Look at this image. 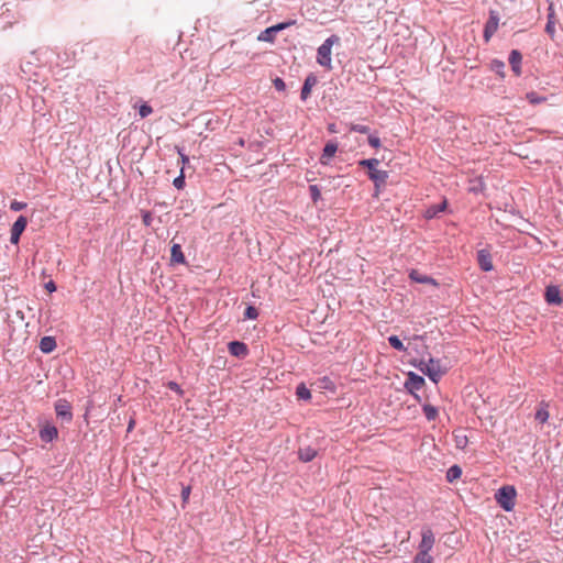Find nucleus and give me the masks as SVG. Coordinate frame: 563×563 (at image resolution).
<instances>
[{
    "label": "nucleus",
    "instance_id": "nucleus-21",
    "mask_svg": "<svg viewBox=\"0 0 563 563\" xmlns=\"http://www.w3.org/2000/svg\"><path fill=\"white\" fill-rule=\"evenodd\" d=\"M409 277L420 284H435L431 277L421 275L418 271H411Z\"/></svg>",
    "mask_w": 563,
    "mask_h": 563
},
{
    "label": "nucleus",
    "instance_id": "nucleus-45",
    "mask_svg": "<svg viewBox=\"0 0 563 563\" xmlns=\"http://www.w3.org/2000/svg\"><path fill=\"white\" fill-rule=\"evenodd\" d=\"M328 131H329L330 133H338L336 125H335L334 123H330V124L328 125Z\"/></svg>",
    "mask_w": 563,
    "mask_h": 563
},
{
    "label": "nucleus",
    "instance_id": "nucleus-9",
    "mask_svg": "<svg viewBox=\"0 0 563 563\" xmlns=\"http://www.w3.org/2000/svg\"><path fill=\"white\" fill-rule=\"evenodd\" d=\"M545 301L550 305L560 306L563 303V298L558 286L550 285L545 288Z\"/></svg>",
    "mask_w": 563,
    "mask_h": 563
},
{
    "label": "nucleus",
    "instance_id": "nucleus-47",
    "mask_svg": "<svg viewBox=\"0 0 563 563\" xmlns=\"http://www.w3.org/2000/svg\"><path fill=\"white\" fill-rule=\"evenodd\" d=\"M181 159H183V162H187L188 161V158L186 156H184V155H181Z\"/></svg>",
    "mask_w": 563,
    "mask_h": 563
},
{
    "label": "nucleus",
    "instance_id": "nucleus-38",
    "mask_svg": "<svg viewBox=\"0 0 563 563\" xmlns=\"http://www.w3.org/2000/svg\"><path fill=\"white\" fill-rule=\"evenodd\" d=\"M143 224L150 227L152 224V214L148 211H145L142 216Z\"/></svg>",
    "mask_w": 563,
    "mask_h": 563
},
{
    "label": "nucleus",
    "instance_id": "nucleus-10",
    "mask_svg": "<svg viewBox=\"0 0 563 563\" xmlns=\"http://www.w3.org/2000/svg\"><path fill=\"white\" fill-rule=\"evenodd\" d=\"M338 151V144L335 142H328L322 151V154L320 156V163L322 165H328L331 161V158L335 155Z\"/></svg>",
    "mask_w": 563,
    "mask_h": 563
},
{
    "label": "nucleus",
    "instance_id": "nucleus-7",
    "mask_svg": "<svg viewBox=\"0 0 563 563\" xmlns=\"http://www.w3.org/2000/svg\"><path fill=\"white\" fill-rule=\"evenodd\" d=\"M499 24L498 14L495 11H490L489 18L484 27V40L485 42H489L492 36L496 33Z\"/></svg>",
    "mask_w": 563,
    "mask_h": 563
},
{
    "label": "nucleus",
    "instance_id": "nucleus-42",
    "mask_svg": "<svg viewBox=\"0 0 563 563\" xmlns=\"http://www.w3.org/2000/svg\"><path fill=\"white\" fill-rule=\"evenodd\" d=\"M44 287L48 292H54L56 290V285L53 280L47 282Z\"/></svg>",
    "mask_w": 563,
    "mask_h": 563
},
{
    "label": "nucleus",
    "instance_id": "nucleus-29",
    "mask_svg": "<svg viewBox=\"0 0 563 563\" xmlns=\"http://www.w3.org/2000/svg\"><path fill=\"white\" fill-rule=\"evenodd\" d=\"M492 69L504 77L505 63L498 59L492 62Z\"/></svg>",
    "mask_w": 563,
    "mask_h": 563
},
{
    "label": "nucleus",
    "instance_id": "nucleus-28",
    "mask_svg": "<svg viewBox=\"0 0 563 563\" xmlns=\"http://www.w3.org/2000/svg\"><path fill=\"white\" fill-rule=\"evenodd\" d=\"M388 342L389 344L395 349V350H398V351H405V346L402 344V342L400 341V339L397 336V335H391L388 338Z\"/></svg>",
    "mask_w": 563,
    "mask_h": 563
},
{
    "label": "nucleus",
    "instance_id": "nucleus-4",
    "mask_svg": "<svg viewBox=\"0 0 563 563\" xmlns=\"http://www.w3.org/2000/svg\"><path fill=\"white\" fill-rule=\"evenodd\" d=\"M294 24H295V21H288V22H282V23L275 24L273 26H269L258 34L257 41L266 42V43H274L275 34L277 32L283 31Z\"/></svg>",
    "mask_w": 563,
    "mask_h": 563
},
{
    "label": "nucleus",
    "instance_id": "nucleus-15",
    "mask_svg": "<svg viewBox=\"0 0 563 563\" xmlns=\"http://www.w3.org/2000/svg\"><path fill=\"white\" fill-rule=\"evenodd\" d=\"M58 431L54 426L46 424L40 430V438L45 442H51L56 439Z\"/></svg>",
    "mask_w": 563,
    "mask_h": 563
},
{
    "label": "nucleus",
    "instance_id": "nucleus-1",
    "mask_svg": "<svg viewBox=\"0 0 563 563\" xmlns=\"http://www.w3.org/2000/svg\"><path fill=\"white\" fill-rule=\"evenodd\" d=\"M340 37L338 35H331L328 37L317 51V62L320 66L324 67L328 70L332 69V46L340 44Z\"/></svg>",
    "mask_w": 563,
    "mask_h": 563
},
{
    "label": "nucleus",
    "instance_id": "nucleus-37",
    "mask_svg": "<svg viewBox=\"0 0 563 563\" xmlns=\"http://www.w3.org/2000/svg\"><path fill=\"white\" fill-rule=\"evenodd\" d=\"M368 144L374 148H378L380 146V140H379V137H377L375 135H369Z\"/></svg>",
    "mask_w": 563,
    "mask_h": 563
},
{
    "label": "nucleus",
    "instance_id": "nucleus-41",
    "mask_svg": "<svg viewBox=\"0 0 563 563\" xmlns=\"http://www.w3.org/2000/svg\"><path fill=\"white\" fill-rule=\"evenodd\" d=\"M545 31L550 34V35H553L554 32H555V26H554V23L552 22L551 19H549L548 23H547V26H545Z\"/></svg>",
    "mask_w": 563,
    "mask_h": 563
},
{
    "label": "nucleus",
    "instance_id": "nucleus-12",
    "mask_svg": "<svg viewBox=\"0 0 563 563\" xmlns=\"http://www.w3.org/2000/svg\"><path fill=\"white\" fill-rule=\"evenodd\" d=\"M424 385V379L415 374V373H409L408 375V379L406 382V388L409 390V391H413V390H419L422 388V386Z\"/></svg>",
    "mask_w": 563,
    "mask_h": 563
},
{
    "label": "nucleus",
    "instance_id": "nucleus-35",
    "mask_svg": "<svg viewBox=\"0 0 563 563\" xmlns=\"http://www.w3.org/2000/svg\"><path fill=\"white\" fill-rule=\"evenodd\" d=\"M273 85L278 91H284L286 89L285 81L279 77L273 80Z\"/></svg>",
    "mask_w": 563,
    "mask_h": 563
},
{
    "label": "nucleus",
    "instance_id": "nucleus-13",
    "mask_svg": "<svg viewBox=\"0 0 563 563\" xmlns=\"http://www.w3.org/2000/svg\"><path fill=\"white\" fill-rule=\"evenodd\" d=\"M55 411H56L57 417L66 419L67 421L71 420L73 415L70 411V406L67 401L58 400L55 404Z\"/></svg>",
    "mask_w": 563,
    "mask_h": 563
},
{
    "label": "nucleus",
    "instance_id": "nucleus-44",
    "mask_svg": "<svg viewBox=\"0 0 563 563\" xmlns=\"http://www.w3.org/2000/svg\"><path fill=\"white\" fill-rule=\"evenodd\" d=\"M183 184H184V179L183 177H178L174 180V185L177 187V188H181L183 187Z\"/></svg>",
    "mask_w": 563,
    "mask_h": 563
},
{
    "label": "nucleus",
    "instance_id": "nucleus-22",
    "mask_svg": "<svg viewBox=\"0 0 563 563\" xmlns=\"http://www.w3.org/2000/svg\"><path fill=\"white\" fill-rule=\"evenodd\" d=\"M314 82H316V79L311 78V77H308L305 80V84L302 86L301 93H300V97L302 100H306L309 97V95L311 92V88L314 85Z\"/></svg>",
    "mask_w": 563,
    "mask_h": 563
},
{
    "label": "nucleus",
    "instance_id": "nucleus-33",
    "mask_svg": "<svg viewBox=\"0 0 563 563\" xmlns=\"http://www.w3.org/2000/svg\"><path fill=\"white\" fill-rule=\"evenodd\" d=\"M153 112V109L151 106H148L147 103H143L141 107H140V110H139V113L141 115V118H146L148 117L150 114H152Z\"/></svg>",
    "mask_w": 563,
    "mask_h": 563
},
{
    "label": "nucleus",
    "instance_id": "nucleus-30",
    "mask_svg": "<svg viewBox=\"0 0 563 563\" xmlns=\"http://www.w3.org/2000/svg\"><path fill=\"white\" fill-rule=\"evenodd\" d=\"M350 130L354 132H358L362 134H367L369 132V128L364 124H350Z\"/></svg>",
    "mask_w": 563,
    "mask_h": 563
},
{
    "label": "nucleus",
    "instance_id": "nucleus-6",
    "mask_svg": "<svg viewBox=\"0 0 563 563\" xmlns=\"http://www.w3.org/2000/svg\"><path fill=\"white\" fill-rule=\"evenodd\" d=\"M435 539L431 529L427 528L422 530V539L419 544V552L417 554L430 555V551L434 545Z\"/></svg>",
    "mask_w": 563,
    "mask_h": 563
},
{
    "label": "nucleus",
    "instance_id": "nucleus-43",
    "mask_svg": "<svg viewBox=\"0 0 563 563\" xmlns=\"http://www.w3.org/2000/svg\"><path fill=\"white\" fill-rule=\"evenodd\" d=\"M456 443L459 448H464L467 443L466 437H459L456 435Z\"/></svg>",
    "mask_w": 563,
    "mask_h": 563
},
{
    "label": "nucleus",
    "instance_id": "nucleus-14",
    "mask_svg": "<svg viewBox=\"0 0 563 563\" xmlns=\"http://www.w3.org/2000/svg\"><path fill=\"white\" fill-rule=\"evenodd\" d=\"M522 55L519 51L512 49L509 55V64L517 76L521 74Z\"/></svg>",
    "mask_w": 563,
    "mask_h": 563
},
{
    "label": "nucleus",
    "instance_id": "nucleus-46",
    "mask_svg": "<svg viewBox=\"0 0 563 563\" xmlns=\"http://www.w3.org/2000/svg\"><path fill=\"white\" fill-rule=\"evenodd\" d=\"M134 421H130L128 430L130 431L133 428Z\"/></svg>",
    "mask_w": 563,
    "mask_h": 563
},
{
    "label": "nucleus",
    "instance_id": "nucleus-19",
    "mask_svg": "<svg viewBox=\"0 0 563 563\" xmlns=\"http://www.w3.org/2000/svg\"><path fill=\"white\" fill-rule=\"evenodd\" d=\"M446 208V200H443L441 203L439 205H434V206H431L429 207L426 212H424V217L427 219H432L434 218L438 213L444 211V209Z\"/></svg>",
    "mask_w": 563,
    "mask_h": 563
},
{
    "label": "nucleus",
    "instance_id": "nucleus-8",
    "mask_svg": "<svg viewBox=\"0 0 563 563\" xmlns=\"http://www.w3.org/2000/svg\"><path fill=\"white\" fill-rule=\"evenodd\" d=\"M27 225V219L24 216H20L11 228L10 241L12 244H18L20 236Z\"/></svg>",
    "mask_w": 563,
    "mask_h": 563
},
{
    "label": "nucleus",
    "instance_id": "nucleus-39",
    "mask_svg": "<svg viewBox=\"0 0 563 563\" xmlns=\"http://www.w3.org/2000/svg\"><path fill=\"white\" fill-rule=\"evenodd\" d=\"M191 488L190 486H186L181 490V498L184 503H187L190 496Z\"/></svg>",
    "mask_w": 563,
    "mask_h": 563
},
{
    "label": "nucleus",
    "instance_id": "nucleus-40",
    "mask_svg": "<svg viewBox=\"0 0 563 563\" xmlns=\"http://www.w3.org/2000/svg\"><path fill=\"white\" fill-rule=\"evenodd\" d=\"M167 386H168V388H169V389H172V390H174V391L178 393L179 395H181V394H183V390H181L180 386H179L177 383H175V382H169V383L167 384Z\"/></svg>",
    "mask_w": 563,
    "mask_h": 563
},
{
    "label": "nucleus",
    "instance_id": "nucleus-3",
    "mask_svg": "<svg viewBox=\"0 0 563 563\" xmlns=\"http://www.w3.org/2000/svg\"><path fill=\"white\" fill-rule=\"evenodd\" d=\"M378 164H379V161L376 158L363 159L360 162L361 166L368 168V176L376 184L377 187L379 185H384L388 178L387 172L378 170L376 168Z\"/></svg>",
    "mask_w": 563,
    "mask_h": 563
},
{
    "label": "nucleus",
    "instance_id": "nucleus-2",
    "mask_svg": "<svg viewBox=\"0 0 563 563\" xmlns=\"http://www.w3.org/2000/svg\"><path fill=\"white\" fill-rule=\"evenodd\" d=\"M516 495V489L512 486H504L497 490L495 498L504 510L511 511L515 507Z\"/></svg>",
    "mask_w": 563,
    "mask_h": 563
},
{
    "label": "nucleus",
    "instance_id": "nucleus-18",
    "mask_svg": "<svg viewBox=\"0 0 563 563\" xmlns=\"http://www.w3.org/2000/svg\"><path fill=\"white\" fill-rule=\"evenodd\" d=\"M550 417L549 410H548V404L541 402L536 411V420L540 423H545Z\"/></svg>",
    "mask_w": 563,
    "mask_h": 563
},
{
    "label": "nucleus",
    "instance_id": "nucleus-11",
    "mask_svg": "<svg viewBox=\"0 0 563 563\" xmlns=\"http://www.w3.org/2000/svg\"><path fill=\"white\" fill-rule=\"evenodd\" d=\"M477 261H478L479 267L484 272H489L493 269V261H492V256H490L489 252H487L485 250L478 251Z\"/></svg>",
    "mask_w": 563,
    "mask_h": 563
},
{
    "label": "nucleus",
    "instance_id": "nucleus-34",
    "mask_svg": "<svg viewBox=\"0 0 563 563\" xmlns=\"http://www.w3.org/2000/svg\"><path fill=\"white\" fill-rule=\"evenodd\" d=\"M415 563H432L431 555L417 554L415 558Z\"/></svg>",
    "mask_w": 563,
    "mask_h": 563
},
{
    "label": "nucleus",
    "instance_id": "nucleus-36",
    "mask_svg": "<svg viewBox=\"0 0 563 563\" xmlns=\"http://www.w3.org/2000/svg\"><path fill=\"white\" fill-rule=\"evenodd\" d=\"M26 207V203L25 202H22V201H12L11 202V206L10 208L13 210V211H20L22 209H24Z\"/></svg>",
    "mask_w": 563,
    "mask_h": 563
},
{
    "label": "nucleus",
    "instance_id": "nucleus-27",
    "mask_svg": "<svg viewBox=\"0 0 563 563\" xmlns=\"http://www.w3.org/2000/svg\"><path fill=\"white\" fill-rule=\"evenodd\" d=\"M526 99L531 103V104H538V103H542L547 100L545 97H542V96H539L537 92L534 91H530L526 95Z\"/></svg>",
    "mask_w": 563,
    "mask_h": 563
},
{
    "label": "nucleus",
    "instance_id": "nucleus-26",
    "mask_svg": "<svg viewBox=\"0 0 563 563\" xmlns=\"http://www.w3.org/2000/svg\"><path fill=\"white\" fill-rule=\"evenodd\" d=\"M462 475V470L457 465L451 466L446 472V478L449 482L459 479Z\"/></svg>",
    "mask_w": 563,
    "mask_h": 563
},
{
    "label": "nucleus",
    "instance_id": "nucleus-25",
    "mask_svg": "<svg viewBox=\"0 0 563 563\" xmlns=\"http://www.w3.org/2000/svg\"><path fill=\"white\" fill-rule=\"evenodd\" d=\"M296 395L299 399L309 400L311 398L310 390L305 384H299L296 389Z\"/></svg>",
    "mask_w": 563,
    "mask_h": 563
},
{
    "label": "nucleus",
    "instance_id": "nucleus-5",
    "mask_svg": "<svg viewBox=\"0 0 563 563\" xmlns=\"http://www.w3.org/2000/svg\"><path fill=\"white\" fill-rule=\"evenodd\" d=\"M423 365L424 367L420 369L434 383H437L444 373L441 369L440 362L437 360L430 358L427 363H423Z\"/></svg>",
    "mask_w": 563,
    "mask_h": 563
},
{
    "label": "nucleus",
    "instance_id": "nucleus-23",
    "mask_svg": "<svg viewBox=\"0 0 563 563\" xmlns=\"http://www.w3.org/2000/svg\"><path fill=\"white\" fill-rule=\"evenodd\" d=\"M316 456V450L311 448L300 449L299 450V459L303 462H310Z\"/></svg>",
    "mask_w": 563,
    "mask_h": 563
},
{
    "label": "nucleus",
    "instance_id": "nucleus-24",
    "mask_svg": "<svg viewBox=\"0 0 563 563\" xmlns=\"http://www.w3.org/2000/svg\"><path fill=\"white\" fill-rule=\"evenodd\" d=\"M423 413L429 421L435 420L438 417V409L432 405H424L422 407Z\"/></svg>",
    "mask_w": 563,
    "mask_h": 563
},
{
    "label": "nucleus",
    "instance_id": "nucleus-32",
    "mask_svg": "<svg viewBox=\"0 0 563 563\" xmlns=\"http://www.w3.org/2000/svg\"><path fill=\"white\" fill-rule=\"evenodd\" d=\"M258 316V312H257V309L253 306H249L246 309H245V312H244V317L246 319H256Z\"/></svg>",
    "mask_w": 563,
    "mask_h": 563
},
{
    "label": "nucleus",
    "instance_id": "nucleus-31",
    "mask_svg": "<svg viewBox=\"0 0 563 563\" xmlns=\"http://www.w3.org/2000/svg\"><path fill=\"white\" fill-rule=\"evenodd\" d=\"M309 191H310V195H311V198L313 200V202H317L320 197H321V192H320V189L318 188L317 185H311L309 187Z\"/></svg>",
    "mask_w": 563,
    "mask_h": 563
},
{
    "label": "nucleus",
    "instance_id": "nucleus-16",
    "mask_svg": "<svg viewBox=\"0 0 563 563\" xmlns=\"http://www.w3.org/2000/svg\"><path fill=\"white\" fill-rule=\"evenodd\" d=\"M229 352L238 357H243L247 354V347L244 343L232 341L229 343Z\"/></svg>",
    "mask_w": 563,
    "mask_h": 563
},
{
    "label": "nucleus",
    "instance_id": "nucleus-20",
    "mask_svg": "<svg viewBox=\"0 0 563 563\" xmlns=\"http://www.w3.org/2000/svg\"><path fill=\"white\" fill-rule=\"evenodd\" d=\"M56 347L55 339L52 336H44L41 339L40 349L44 353H51Z\"/></svg>",
    "mask_w": 563,
    "mask_h": 563
},
{
    "label": "nucleus",
    "instance_id": "nucleus-17",
    "mask_svg": "<svg viewBox=\"0 0 563 563\" xmlns=\"http://www.w3.org/2000/svg\"><path fill=\"white\" fill-rule=\"evenodd\" d=\"M170 260L173 263L184 264L185 255L181 251V245L179 243H173L170 249Z\"/></svg>",
    "mask_w": 563,
    "mask_h": 563
}]
</instances>
